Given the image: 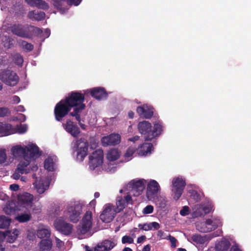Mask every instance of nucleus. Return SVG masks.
<instances>
[{
    "instance_id": "1",
    "label": "nucleus",
    "mask_w": 251,
    "mask_h": 251,
    "mask_svg": "<svg viewBox=\"0 0 251 251\" xmlns=\"http://www.w3.org/2000/svg\"><path fill=\"white\" fill-rule=\"evenodd\" d=\"M34 197L28 193H23L18 195L14 203L8 201L3 208L6 214H16L15 220L19 223H26L31 219V210L33 212H40V208L33 204Z\"/></svg>"
},
{
    "instance_id": "2",
    "label": "nucleus",
    "mask_w": 251,
    "mask_h": 251,
    "mask_svg": "<svg viewBox=\"0 0 251 251\" xmlns=\"http://www.w3.org/2000/svg\"><path fill=\"white\" fill-rule=\"evenodd\" d=\"M121 193L126 194L123 197H118L116 200V210L118 212L123 210L128 204H131L136 198L140 197L141 194V180L134 179L120 190Z\"/></svg>"
},
{
    "instance_id": "3",
    "label": "nucleus",
    "mask_w": 251,
    "mask_h": 251,
    "mask_svg": "<svg viewBox=\"0 0 251 251\" xmlns=\"http://www.w3.org/2000/svg\"><path fill=\"white\" fill-rule=\"evenodd\" d=\"M68 105L73 111L70 113V116L75 117V120L79 119V114L83 110L86 105L83 103L85 100L84 94L77 91H72L68 94L64 99Z\"/></svg>"
},
{
    "instance_id": "4",
    "label": "nucleus",
    "mask_w": 251,
    "mask_h": 251,
    "mask_svg": "<svg viewBox=\"0 0 251 251\" xmlns=\"http://www.w3.org/2000/svg\"><path fill=\"white\" fill-rule=\"evenodd\" d=\"M144 184H147V199L157 204H160L163 198L160 195L161 187L159 184L154 179L147 180L142 179V185Z\"/></svg>"
},
{
    "instance_id": "5",
    "label": "nucleus",
    "mask_w": 251,
    "mask_h": 251,
    "mask_svg": "<svg viewBox=\"0 0 251 251\" xmlns=\"http://www.w3.org/2000/svg\"><path fill=\"white\" fill-rule=\"evenodd\" d=\"M30 171L38 172L39 171L36 164L34 158H20L19 163L17 169L13 175V177L15 179L20 178L21 175L27 174Z\"/></svg>"
},
{
    "instance_id": "6",
    "label": "nucleus",
    "mask_w": 251,
    "mask_h": 251,
    "mask_svg": "<svg viewBox=\"0 0 251 251\" xmlns=\"http://www.w3.org/2000/svg\"><path fill=\"white\" fill-rule=\"evenodd\" d=\"M163 131V126L161 122L155 123L153 129L151 123L147 121H142V134L145 135L146 141H151L159 136Z\"/></svg>"
},
{
    "instance_id": "7",
    "label": "nucleus",
    "mask_w": 251,
    "mask_h": 251,
    "mask_svg": "<svg viewBox=\"0 0 251 251\" xmlns=\"http://www.w3.org/2000/svg\"><path fill=\"white\" fill-rule=\"evenodd\" d=\"M32 177L35 178L33 185L38 193L43 194L48 189L51 180L50 176H42V172L39 170L32 175Z\"/></svg>"
},
{
    "instance_id": "8",
    "label": "nucleus",
    "mask_w": 251,
    "mask_h": 251,
    "mask_svg": "<svg viewBox=\"0 0 251 251\" xmlns=\"http://www.w3.org/2000/svg\"><path fill=\"white\" fill-rule=\"evenodd\" d=\"M82 205L78 202L69 204L64 211V216L74 222H77L82 213Z\"/></svg>"
},
{
    "instance_id": "9",
    "label": "nucleus",
    "mask_w": 251,
    "mask_h": 251,
    "mask_svg": "<svg viewBox=\"0 0 251 251\" xmlns=\"http://www.w3.org/2000/svg\"><path fill=\"white\" fill-rule=\"evenodd\" d=\"M103 163L102 165V171H104L108 173L114 172L117 168L124 162L129 161L128 158L125 160L123 158H102Z\"/></svg>"
},
{
    "instance_id": "10",
    "label": "nucleus",
    "mask_w": 251,
    "mask_h": 251,
    "mask_svg": "<svg viewBox=\"0 0 251 251\" xmlns=\"http://www.w3.org/2000/svg\"><path fill=\"white\" fill-rule=\"evenodd\" d=\"M71 109L64 99L61 100L54 107V115L55 120L61 122L67 115H70Z\"/></svg>"
},
{
    "instance_id": "11",
    "label": "nucleus",
    "mask_w": 251,
    "mask_h": 251,
    "mask_svg": "<svg viewBox=\"0 0 251 251\" xmlns=\"http://www.w3.org/2000/svg\"><path fill=\"white\" fill-rule=\"evenodd\" d=\"M172 196L174 200H178L181 197L186 185L185 180L182 176H178L172 180Z\"/></svg>"
},
{
    "instance_id": "12",
    "label": "nucleus",
    "mask_w": 251,
    "mask_h": 251,
    "mask_svg": "<svg viewBox=\"0 0 251 251\" xmlns=\"http://www.w3.org/2000/svg\"><path fill=\"white\" fill-rule=\"evenodd\" d=\"M211 201H206L203 203L196 204L192 207L191 215L193 218L203 216L213 210Z\"/></svg>"
},
{
    "instance_id": "13",
    "label": "nucleus",
    "mask_w": 251,
    "mask_h": 251,
    "mask_svg": "<svg viewBox=\"0 0 251 251\" xmlns=\"http://www.w3.org/2000/svg\"><path fill=\"white\" fill-rule=\"evenodd\" d=\"M0 80L8 86H14L18 83L19 77L14 72L4 70L0 73Z\"/></svg>"
},
{
    "instance_id": "14",
    "label": "nucleus",
    "mask_w": 251,
    "mask_h": 251,
    "mask_svg": "<svg viewBox=\"0 0 251 251\" xmlns=\"http://www.w3.org/2000/svg\"><path fill=\"white\" fill-rule=\"evenodd\" d=\"M93 225V218L92 212L88 210L85 214L81 223L77 227L78 234H85L87 233Z\"/></svg>"
},
{
    "instance_id": "15",
    "label": "nucleus",
    "mask_w": 251,
    "mask_h": 251,
    "mask_svg": "<svg viewBox=\"0 0 251 251\" xmlns=\"http://www.w3.org/2000/svg\"><path fill=\"white\" fill-rule=\"evenodd\" d=\"M117 213L118 212L114 205L107 203L103 207L100 218L103 222L109 223L113 220Z\"/></svg>"
},
{
    "instance_id": "16",
    "label": "nucleus",
    "mask_w": 251,
    "mask_h": 251,
    "mask_svg": "<svg viewBox=\"0 0 251 251\" xmlns=\"http://www.w3.org/2000/svg\"><path fill=\"white\" fill-rule=\"evenodd\" d=\"M28 26V25L13 24L9 27V29L14 35L24 38L30 39L29 32L30 31Z\"/></svg>"
},
{
    "instance_id": "17",
    "label": "nucleus",
    "mask_w": 251,
    "mask_h": 251,
    "mask_svg": "<svg viewBox=\"0 0 251 251\" xmlns=\"http://www.w3.org/2000/svg\"><path fill=\"white\" fill-rule=\"evenodd\" d=\"M54 226L57 230L64 235L70 234L73 230L72 225L65 222L62 217H59L55 219Z\"/></svg>"
},
{
    "instance_id": "18",
    "label": "nucleus",
    "mask_w": 251,
    "mask_h": 251,
    "mask_svg": "<svg viewBox=\"0 0 251 251\" xmlns=\"http://www.w3.org/2000/svg\"><path fill=\"white\" fill-rule=\"evenodd\" d=\"M88 146L87 141L83 138L76 140L74 146V151L76 152V157H86L87 155Z\"/></svg>"
},
{
    "instance_id": "19",
    "label": "nucleus",
    "mask_w": 251,
    "mask_h": 251,
    "mask_svg": "<svg viewBox=\"0 0 251 251\" xmlns=\"http://www.w3.org/2000/svg\"><path fill=\"white\" fill-rule=\"evenodd\" d=\"M20 234V231L16 228L12 230H7L5 232L0 231V243L6 239L7 242L13 243Z\"/></svg>"
},
{
    "instance_id": "20",
    "label": "nucleus",
    "mask_w": 251,
    "mask_h": 251,
    "mask_svg": "<svg viewBox=\"0 0 251 251\" xmlns=\"http://www.w3.org/2000/svg\"><path fill=\"white\" fill-rule=\"evenodd\" d=\"M121 136L118 134L112 133L104 136L101 139V144L103 147L115 146L120 142Z\"/></svg>"
},
{
    "instance_id": "21",
    "label": "nucleus",
    "mask_w": 251,
    "mask_h": 251,
    "mask_svg": "<svg viewBox=\"0 0 251 251\" xmlns=\"http://www.w3.org/2000/svg\"><path fill=\"white\" fill-rule=\"evenodd\" d=\"M102 158H90L89 166L90 170L95 174H99L102 172Z\"/></svg>"
},
{
    "instance_id": "22",
    "label": "nucleus",
    "mask_w": 251,
    "mask_h": 251,
    "mask_svg": "<svg viewBox=\"0 0 251 251\" xmlns=\"http://www.w3.org/2000/svg\"><path fill=\"white\" fill-rule=\"evenodd\" d=\"M86 93H90L92 97L98 100L106 99L107 97L106 91L101 87H95L84 91V94Z\"/></svg>"
},
{
    "instance_id": "23",
    "label": "nucleus",
    "mask_w": 251,
    "mask_h": 251,
    "mask_svg": "<svg viewBox=\"0 0 251 251\" xmlns=\"http://www.w3.org/2000/svg\"><path fill=\"white\" fill-rule=\"evenodd\" d=\"M62 126L64 129L74 137H77L80 133V129L77 125L70 120H68Z\"/></svg>"
},
{
    "instance_id": "24",
    "label": "nucleus",
    "mask_w": 251,
    "mask_h": 251,
    "mask_svg": "<svg viewBox=\"0 0 251 251\" xmlns=\"http://www.w3.org/2000/svg\"><path fill=\"white\" fill-rule=\"evenodd\" d=\"M25 147L27 157H40L42 155V151L35 143H29Z\"/></svg>"
},
{
    "instance_id": "25",
    "label": "nucleus",
    "mask_w": 251,
    "mask_h": 251,
    "mask_svg": "<svg viewBox=\"0 0 251 251\" xmlns=\"http://www.w3.org/2000/svg\"><path fill=\"white\" fill-rule=\"evenodd\" d=\"M116 243L112 240H105L98 244L95 248V251H109L113 249Z\"/></svg>"
},
{
    "instance_id": "26",
    "label": "nucleus",
    "mask_w": 251,
    "mask_h": 251,
    "mask_svg": "<svg viewBox=\"0 0 251 251\" xmlns=\"http://www.w3.org/2000/svg\"><path fill=\"white\" fill-rule=\"evenodd\" d=\"M155 112V109L151 105L142 104V118L150 119L153 116Z\"/></svg>"
},
{
    "instance_id": "27",
    "label": "nucleus",
    "mask_w": 251,
    "mask_h": 251,
    "mask_svg": "<svg viewBox=\"0 0 251 251\" xmlns=\"http://www.w3.org/2000/svg\"><path fill=\"white\" fill-rule=\"evenodd\" d=\"M25 147L20 145L14 146L11 149V154L13 157H27V152H25Z\"/></svg>"
},
{
    "instance_id": "28",
    "label": "nucleus",
    "mask_w": 251,
    "mask_h": 251,
    "mask_svg": "<svg viewBox=\"0 0 251 251\" xmlns=\"http://www.w3.org/2000/svg\"><path fill=\"white\" fill-rule=\"evenodd\" d=\"M25 1L31 7H36L39 9L45 10L49 8L48 3L43 0H25Z\"/></svg>"
},
{
    "instance_id": "29",
    "label": "nucleus",
    "mask_w": 251,
    "mask_h": 251,
    "mask_svg": "<svg viewBox=\"0 0 251 251\" xmlns=\"http://www.w3.org/2000/svg\"><path fill=\"white\" fill-rule=\"evenodd\" d=\"M50 235V228L45 225L39 224L37 226V236L38 238H49Z\"/></svg>"
},
{
    "instance_id": "30",
    "label": "nucleus",
    "mask_w": 251,
    "mask_h": 251,
    "mask_svg": "<svg viewBox=\"0 0 251 251\" xmlns=\"http://www.w3.org/2000/svg\"><path fill=\"white\" fill-rule=\"evenodd\" d=\"M45 16L46 14L44 12L35 10L30 11L27 14V17L32 21H42L45 18Z\"/></svg>"
},
{
    "instance_id": "31",
    "label": "nucleus",
    "mask_w": 251,
    "mask_h": 251,
    "mask_svg": "<svg viewBox=\"0 0 251 251\" xmlns=\"http://www.w3.org/2000/svg\"><path fill=\"white\" fill-rule=\"evenodd\" d=\"M44 167L47 170L53 172L56 170L57 165L53 158H47L44 162Z\"/></svg>"
},
{
    "instance_id": "32",
    "label": "nucleus",
    "mask_w": 251,
    "mask_h": 251,
    "mask_svg": "<svg viewBox=\"0 0 251 251\" xmlns=\"http://www.w3.org/2000/svg\"><path fill=\"white\" fill-rule=\"evenodd\" d=\"M229 246V242L227 239L224 238L216 244L215 248L217 251H226Z\"/></svg>"
},
{
    "instance_id": "33",
    "label": "nucleus",
    "mask_w": 251,
    "mask_h": 251,
    "mask_svg": "<svg viewBox=\"0 0 251 251\" xmlns=\"http://www.w3.org/2000/svg\"><path fill=\"white\" fill-rule=\"evenodd\" d=\"M12 126L8 124H3L0 122V134L2 136H7L12 133Z\"/></svg>"
},
{
    "instance_id": "34",
    "label": "nucleus",
    "mask_w": 251,
    "mask_h": 251,
    "mask_svg": "<svg viewBox=\"0 0 251 251\" xmlns=\"http://www.w3.org/2000/svg\"><path fill=\"white\" fill-rule=\"evenodd\" d=\"M153 150L154 148L152 143H145L142 144V156L150 155Z\"/></svg>"
},
{
    "instance_id": "35",
    "label": "nucleus",
    "mask_w": 251,
    "mask_h": 251,
    "mask_svg": "<svg viewBox=\"0 0 251 251\" xmlns=\"http://www.w3.org/2000/svg\"><path fill=\"white\" fill-rule=\"evenodd\" d=\"M207 225L211 226V230L220 227L222 225V223L220 219L217 218H213L207 220Z\"/></svg>"
},
{
    "instance_id": "36",
    "label": "nucleus",
    "mask_w": 251,
    "mask_h": 251,
    "mask_svg": "<svg viewBox=\"0 0 251 251\" xmlns=\"http://www.w3.org/2000/svg\"><path fill=\"white\" fill-rule=\"evenodd\" d=\"M197 229L201 232H209L211 231V227L207 225V220L204 222H197Z\"/></svg>"
},
{
    "instance_id": "37",
    "label": "nucleus",
    "mask_w": 251,
    "mask_h": 251,
    "mask_svg": "<svg viewBox=\"0 0 251 251\" xmlns=\"http://www.w3.org/2000/svg\"><path fill=\"white\" fill-rule=\"evenodd\" d=\"M51 242L49 239L42 240L40 244V251H49L51 248Z\"/></svg>"
},
{
    "instance_id": "38",
    "label": "nucleus",
    "mask_w": 251,
    "mask_h": 251,
    "mask_svg": "<svg viewBox=\"0 0 251 251\" xmlns=\"http://www.w3.org/2000/svg\"><path fill=\"white\" fill-rule=\"evenodd\" d=\"M160 227V225L157 222H151L145 223L142 225V229L145 230H150L153 229H157Z\"/></svg>"
},
{
    "instance_id": "39",
    "label": "nucleus",
    "mask_w": 251,
    "mask_h": 251,
    "mask_svg": "<svg viewBox=\"0 0 251 251\" xmlns=\"http://www.w3.org/2000/svg\"><path fill=\"white\" fill-rule=\"evenodd\" d=\"M11 223V219L5 216H0V228L8 227Z\"/></svg>"
},
{
    "instance_id": "40",
    "label": "nucleus",
    "mask_w": 251,
    "mask_h": 251,
    "mask_svg": "<svg viewBox=\"0 0 251 251\" xmlns=\"http://www.w3.org/2000/svg\"><path fill=\"white\" fill-rule=\"evenodd\" d=\"M28 28L30 31L29 32L30 39L31 38L33 35L39 36L43 32L41 28L33 25H29Z\"/></svg>"
},
{
    "instance_id": "41",
    "label": "nucleus",
    "mask_w": 251,
    "mask_h": 251,
    "mask_svg": "<svg viewBox=\"0 0 251 251\" xmlns=\"http://www.w3.org/2000/svg\"><path fill=\"white\" fill-rule=\"evenodd\" d=\"M212 237H208L207 235L205 236H201L200 235H195L192 237V240L194 242H196L200 244H203L207 240L210 239Z\"/></svg>"
},
{
    "instance_id": "42",
    "label": "nucleus",
    "mask_w": 251,
    "mask_h": 251,
    "mask_svg": "<svg viewBox=\"0 0 251 251\" xmlns=\"http://www.w3.org/2000/svg\"><path fill=\"white\" fill-rule=\"evenodd\" d=\"M136 235L134 233H132L131 235H125L122 237V242L123 244L132 243Z\"/></svg>"
},
{
    "instance_id": "43",
    "label": "nucleus",
    "mask_w": 251,
    "mask_h": 251,
    "mask_svg": "<svg viewBox=\"0 0 251 251\" xmlns=\"http://www.w3.org/2000/svg\"><path fill=\"white\" fill-rule=\"evenodd\" d=\"M121 151L118 149H111L108 151L107 157H120Z\"/></svg>"
},
{
    "instance_id": "44",
    "label": "nucleus",
    "mask_w": 251,
    "mask_h": 251,
    "mask_svg": "<svg viewBox=\"0 0 251 251\" xmlns=\"http://www.w3.org/2000/svg\"><path fill=\"white\" fill-rule=\"evenodd\" d=\"M21 46L27 51H30L33 49V45L31 43H27L25 41H22L21 43Z\"/></svg>"
},
{
    "instance_id": "45",
    "label": "nucleus",
    "mask_w": 251,
    "mask_h": 251,
    "mask_svg": "<svg viewBox=\"0 0 251 251\" xmlns=\"http://www.w3.org/2000/svg\"><path fill=\"white\" fill-rule=\"evenodd\" d=\"M10 114L11 112L7 107H0V117H4Z\"/></svg>"
},
{
    "instance_id": "46",
    "label": "nucleus",
    "mask_w": 251,
    "mask_h": 251,
    "mask_svg": "<svg viewBox=\"0 0 251 251\" xmlns=\"http://www.w3.org/2000/svg\"><path fill=\"white\" fill-rule=\"evenodd\" d=\"M136 151V149L134 147H130L127 150L124 157H132Z\"/></svg>"
},
{
    "instance_id": "47",
    "label": "nucleus",
    "mask_w": 251,
    "mask_h": 251,
    "mask_svg": "<svg viewBox=\"0 0 251 251\" xmlns=\"http://www.w3.org/2000/svg\"><path fill=\"white\" fill-rule=\"evenodd\" d=\"M27 237L29 240H33L35 239V231L33 229H29L27 230Z\"/></svg>"
},
{
    "instance_id": "48",
    "label": "nucleus",
    "mask_w": 251,
    "mask_h": 251,
    "mask_svg": "<svg viewBox=\"0 0 251 251\" xmlns=\"http://www.w3.org/2000/svg\"><path fill=\"white\" fill-rule=\"evenodd\" d=\"M154 207L152 205H148L146 206L143 210V213L144 214H149L152 213L153 211Z\"/></svg>"
},
{
    "instance_id": "49",
    "label": "nucleus",
    "mask_w": 251,
    "mask_h": 251,
    "mask_svg": "<svg viewBox=\"0 0 251 251\" xmlns=\"http://www.w3.org/2000/svg\"><path fill=\"white\" fill-rule=\"evenodd\" d=\"M93 156H89V157H103V151L101 149L96 150L93 152Z\"/></svg>"
},
{
    "instance_id": "50",
    "label": "nucleus",
    "mask_w": 251,
    "mask_h": 251,
    "mask_svg": "<svg viewBox=\"0 0 251 251\" xmlns=\"http://www.w3.org/2000/svg\"><path fill=\"white\" fill-rule=\"evenodd\" d=\"M53 2L54 7L58 9H61L63 5V3L65 0H52Z\"/></svg>"
},
{
    "instance_id": "51",
    "label": "nucleus",
    "mask_w": 251,
    "mask_h": 251,
    "mask_svg": "<svg viewBox=\"0 0 251 251\" xmlns=\"http://www.w3.org/2000/svg\"><path fill=\"white\" fill-rule=\"evenodd\" d=\"M166 239L169 240L170 241V242H171V247L174 248L176 247V240L174 237H173V236H171L170 235H169V236H167Z\"/></svg>"
},
{
    "instance_id": "52",
    "label": "nucleus",
    "mask_w": 251,
    "mask_h": 251,
    "mask_svg": "<svg viewBox=\"0 0 251 251\" xmlns=\"http://www.w3.org/2000/svg\"><path fill=\"white\" fill-rule=\"evenodd\" d=\"M190 209L188 206H184L182 207V209L180 211V214L182 216H185L189 214Z\"/></svg>"
},
{
    "instance_id": "53",
    "label": "nucleus",
    "mask_w": 251,
    "mask_h": 251,
    "mask_svg": "<svg viewBox=\"0 0 251 251\" xmlns=\"http://www.w3.org/2000/svg\"><path fill=\"white\" fill-rule=\"evenodd\" d=\"M133 215H134V213H133L132 210L131 209L129 210L127 214H126L125 215L126 219H125L124 221H130L132 219V217Z\"/></svg>"
},
{
    "instance_id": "54",
    "label": "nucleus",
    "mask_w": 251,
    "mask_h": 251,
    "mask_svg": "<svg viewBox=\"0 0 251 251\" xmlns=\"http://www.w3.org/2000/svg\"><path fill=\"white\" fill-rule=\"evenodd\" d=\"M27 128V126L25 125H21L18 127V132L20 133H24L26 131Z\"/></svg>"
},
{
    "instance_id": "55",
    "label": "nucleus",
    "mask_w": 251,
    "mask_h": 251,
    "mask_svg": "<svg viewBox=\"0 0 251 251\" xmlns=\"http://www.w3.org/2000/svg\"><path fill=\"white\" fill-rule=\"evenodd\" d=\"M96 204H97V201H96L95 199L92 200L89 202V203L88 204V207H89V209L95 211Z\"/></svg>"
},
{
    "instance_id": "56",
    "label": "nucleus",
    "mask_w": 251,
    "mask_h": 251,
    "mask_svg": "<svg viewBox=\"0 0 251 251\" xmlns=\"http://www.w3.org/2000/svg\"><path fill=\"white\" fill-rule=\"evenodd\" d=\"M10 158H0V164L3 166L7 165L10 162Z\"/></svg>"
},
{
    "instance_id": "57",
    "label": "nucleus",
    "mask_w": 251,
    "mask_h": 251,
    "mask_svg": "<svg viewBox=\"0 0 251 251\" xmlns=\"http://www.w3.org/2000/svg\"><path fill=\"white\" fill-rule=\"evenodd\" d=\"M15 63L18 65H22L23 63V59L21 55H18L16 56L15 58Z\"/></svg>"
},
{
    "instance_id": "58",
    "label": "nucleus",
    "mask_w": 251,
    "mask_h": 251,
    "mask_svg": "<svg viewBox=\"0 0 251 251\" xmlns=\"http://www.w3.org/2000/svg\"><path fill=\"white\" fill-rule=\"evenodd\" d=\"M1 188L0 187V200L2 201H7L8 200V196L4 193L1 190Z\"/></svg>"
},
{
    "instance_id": "59",
    "label": "nucleus",
    "mask_w": 251,
    "mask_h": 251,
    "mask_svg": "<svg viewBox=\"0 0 251 251\" xmlns=\"http://www.w3.org/2000/svg\"><path fill=\"white\" fill-rule=\"evenodd\" d=\"M67 3L71 5H78L82 1V0H67Z\"/></svg>"
},
{
    "instance_id": "60",
    "label": "nucleus",
    "mask_w": 251,
    "mask_h": 251,
    "mask_svg": "<svg viewBox=\"0 0 251 251\" xmlns=\"http://www.w3.org/2000/svg\"><path fill=\"white\" fill-rule=\"evenodd\" d=\"M55 239L56 245L58 248H61L64 245L63 242L60 240L59 239L55 237Z\"/></svg>"
},
{
    "instance_id": "61",
    "label": "nucleus",
    "mask_w": 251,
    "mask_h": 251,
    "mask_svg": "<svg viewBox=\"0 0 251 251\" xmlns=\"http://www.w3.org/2000/svg\"><path fill=\"white\" fill-rule=\"evenodd\" d=\"M19 188V186L18 184H13L10 185L9 189L14 191H16L18 190Z\"/></svg>"
},
{
    "instance_id": "62",
    "label": "nucleus",
    "mask_w": 251,
    "mask_h": 251,
    "mask_svg": "<svg viewBox=\"0 0 251 251\" xmlns=\"http://www.w3.org/2000/svg\"><path fill=\"white\" fill-rule=\"evenodd\" d=\"M230 251H242L238 245L235 244L231 248Z\"/></svg>"
},
{
    "instance_id": "63",
    "label": "nucleus",
    "mask_w": 251,
    "mask_h": 251,
    "mask_svg": "<svg viewBox=\"0 0 251 251\" xmlns=\"http://www.w3.org/2000/svg\"><path fill=\"white\" fill-rule=\"evenodd\" d=\"M12 100L14 103H18L20 101V99L17 96H14L12 97Z\"/></svg>"
},
{
    "instance_id": "64",
    "label": "nucleus",
    "mask_w": 251,
    "mask_h": 251,
    "mask_svg": "<svg viewBox=\"0 0 251 251\" xmlns=\"http://www.w3.org/2000/svg\"><path fill=\"white\" fill-rule=\"evenodd\" d=\"M0 157H7L5 149H0Z\"/></svg>"
}]
</instances>
